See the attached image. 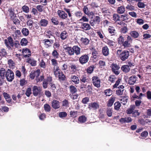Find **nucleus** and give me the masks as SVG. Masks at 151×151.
I'll return each instance as SVG.
<instances>
[{"mask_svg": "<svg viewBox=\"0 0 151 151\" xmlns=\"http://www.w3.org/2000/svg\"><path fill=\"white\" fill-rule=\"evenodd\" d=\"M122 70L125 73H128L130 70V68L129 66L126 65H123L121 67Z\"/></svg>", "mask_w": 151, "mask_h": 151, "instance_id": "obj_24", "label": "nucleus"}, {"mask_svg": "<svg viewBox=\"0 0 151 151\" xmlns=\"http://www.w3.org/2000/svg\"><path fill=\"white\" fill-rule=\"evenodd\" d=\"M108 31L110 34L114 33L115 31L114 27L112 26H109L108 29Z\"/></svg>", "mask_w": 151, "mask_h": 151, "instance_id": "obj_56", "label": "nucleus"}, {"mask_svg": "<svg viewBox=\"0 0 151 151\" xmlns=\"http://www.w3.org/2000/svg\"><path fill=\"white\" fill-rule=\"evenodd\" d=\"M117 41L118 43L124 46V48H127L126 41H124V38L122 35H120L117 39Z\"/></svg>", "mask_w": 151, "mask_h": 151, "instance_id": "obj_7", "label": "nucleus"}, {"mask_svg": "<svg viewBox=\"0 0 151 151\" xmlns=\"http://www.w3.org/2000/svg\"><path fill=\"white\" fill-rule=\"evenodd\" d=\"M106 113L107 115L109 117H111L112 115V109L110 108H108L106 110Z\"/></svg>", "mask_w": 151, "mask_h": 151, "instance_id": "obj_49", "label": "nucleus"}, {"mask_svg": "<svg viewBox=\"0 0 151 151\" xmlns=\"http://www.w3.org/2000/svg\"><path fill=\"white\" fill-rule=\"evenodd\" d=\"M100 22V18L98 16H96L90 21V23L92 26H94L98 24Z\"/></svg>", "mask_w": 151, "mask_h": 151, "instance_id": "obj_9", "label": "nucleus"}, {"mask_svg": "<svg viewBox=\"0 0 151 151\" xmlns=\"http://www.w3.org/2000/svg\"><path fill=\"white\" fill-rule=\"evenodd\" d=\"M86 117L83 115L80 116L78 118V121L80 123H82L85 122L86 120Z\"/></svg>", "mask_w": 151, "mask_h": 151, "instance_id": "obj_39", "label": "nucleus"}, {"mask_svg": "<svg viewBox=\"0 0 151 151\" xmlns=\"http://www.w3.org/2000/svg\"><path fill=\"white\" fill-rule=\"evenodd\" d=\"M32 90L30 88H28L26 91L25 94L28 97H29L32 94Z\"/></svg>", "mask_w": 151, "mask_h": 151, "instance_id": "obj_51", "label": "nucleus"}, {"mask_svg": "<svg viewBox=\"0 0 151 151\" xmlns=\"http://www.w3.org/2000/svg\"><path fill=\"white\" fill-rule=\"evenodd\" d=\"M22 9L23 12H25L26 13H28L29 12V8L27 6H23Z\"/></svg>", "mask_w": 151, "mask_h": 151, "instance_id": "obj_62", "label": "nucleus"}, {"mask_svg": "<svg viewBox=\"0 0 151 151\" xmlns=\"http://www.w3.org/2000/svg\"><path fill=\"white\" fill-rule=\"evenodd\" d=\"M116 54L118 55L119 58L122 61H124L127 59L129 55V52L127 50H124L122 51L121 50H118Z\"/></svg>", "mask_w": 151, "mask_h": 151, "instance_id": "obj_1", "label": "nucleus"}, {"mask_svg": "<svg viewBox=\"0 0 151 151\" xmlns=\"http://www.w3.org/2000/svg\"><path fill=\"white\" fill-rule=\"evenodd\" d=\"M70 92L72 94L75 93L77 91V89L74 86L71 85L69 87Z\"/></svg>", "mask_w": 151, "mask_h": 151, "instance_id": "obj_43", "label": "nucleus"}, {"mask_svg": "<svg viewBox=\"0 0 151 151\" xmlns=\"http://www.w3.org/2000/svg\"><path fill=\"white\" fill-rule=\"evenodd\" d=\"M92 81L93 84L95 86L97 87L100 86V80L96 76L93 77L92 78Z\"/></svg>", "mask_w": 151, "mask_h": 151, "instance_id": "obj_10", "label": "nucleus"}, {"mask_svg": "<svg viewBox=\"0 0 151 151\" xmlns=\"http://www.w3.org/2000/svg\"><path fill=\"white\" fill-rule=\"evenodd\" d=\"M126 9L128 11H133L136 10L135 7L130 4L127 5V6L126 7Z\"/></svg>", "mask_w": 151, "mask_h": 151, "instance_id": "obj_40", "label": "nucleus"}, {"mask_svg": "<svg viewBox=\"0 0 151 151\" xmlns=\"http://www.w3.org/2000/svg\"><path fill=\"white\" fill-rule=\"evenodd\" d=\"M33 21L31 20H28L27 22V25L28 26L30 30H33L34 28L33 26Z\"/></svg>", "mask_w": 151, "mask_h": 151, "instance_id": "obj_27", "label": "nucleus"}, {"mask_svg": "<svg viewBox=\"0 0 151 151\" xmlns=\"http://www.w3.org/2000/svg\"><path fill=\"white\" fill-rule=\"evenodd\" d=\"M114 108L116 110H119L121 106V103L119 101H117L115 102L114 104Z\"/></svg>", "mask_w": 151, "mask_h": 151, "instance_id": "obj_42", "label": "nucleus"}, {"mask_svg": "<svg viewBox=\"0 0 151 151\" xmlns=\"http://www.w3.org/2000/svg\"><path fill=\"white\" fill-rule=\"evenodd\" d=\"M146 114L144 115L145 118H150L151 117V109H147L146 112Z\"/></svg>", "mask_w": 151, "mask_h": 151, "instance_id": "obj_41", "label": "nucleus"}, {"mask_svg": "<svg viewBox=\"0 0 151 151\" xmlns=\"http://www.w3.org/2000/svg\"><path fill=\"white\" fill-rule=\"evenodd\" d=\"M128 97L127 96H121L120 97V100L121 103L124 105L126 104L128 100Z\"/></svg>", "mask_w": 151, "mask_h": 151, "instance_id": "obj_23", "label": "nucleus"}, {"mask_svg": "<svg viewBox=\"0 0 151 151\" xmlns=\"http://www.w3.org/2000/svg\"><path fill=\"white\" fill-rule=\"evenodd\" d=\"M68 34L65 31H63L60 35V37L62 40H65L67 38Z\"/></svg>", "mask_w": 151, "mask_h": 151, "instance_id": "obj_34", "label": "nucleus"}, {"mask_svg": "<svg viewBox=\"0 0 151 151\" xmlns=\"http://www.w3.org/2000/svg\"><path fill=\"white\" fill-rule=\"evenodd\" d=\"M22 32L23 35L25 36H27L29 34V30L26 28H24L22 29Z\"/></svg>", "mask_w": 151, "mask_h": 151, "instance_id": "obj_45", "label": "nucleus"}, {"mask_svg": "<svg viewBox=\"0 0 151 151\" xmlns=\"http://www.w3.org/2000/svg\"><path fill=\"white\" fill-rule=\"evenodd\" d=\"M116 79V76L114 75H111L109 77V80L111 82H114Z\"/></svg>", "mask_w": 151, "mask_h": 151, "instance_id": "obj_59", "label": "nucleus"}, {"mask_svg": "<svg viewBox=\"0 0 151 151\" xmlns=\"http://www.w3.org/2000/svg\"><path fill=\"white\" fill-rule=\"evenodd\" d=\"M32 91L33 95L36 96L40 94L41 89L40 87L35 86L32 88Z\"/></svg>", "mask_w": 151, "mask_h": 151, "instance_id": "obj_5", "label": "nucleus"}, {"mask_svg": "<svg viewBox=\"0 0 151 151\" xmlns=\"http://www.w3.org/2000/svg\"><path fill=\"white\" fill-rule=\"evenodd\" d=\"M64 48L69 55H74L73 46V47H64Z\"/></svg>", "mask_w": 151, "mask_h": 151, "instance_id": "obj_13", "label": "nucleus"}, {"mask_svg": "<svg viewBox=\"0 0 151 151\" xmlns=\"http://www.w3.org/2000/svg\"><path fill=\"white\" fill-rule=\"evenodd\" d=\"M71 81L76 84H78L79 83L80 80L79 78L77 76L73 75L70 78Z\"/></svg>", "mask_w": 151, "mask_h": 151, "instance_id": "obj_20", "label": "nucleus"}, {"mask_svg": "<svg viewBox=\"0 0 151 151\" xmlns=\"http://www.w3.org/2000/svg\"><path fill=\"white\" fill-rule=\"evenodd\" d=\"M57 13L59 17L63 19H65L67 17V14L63 11L58 10Z\"/></svg>", "mask_w": 151, "mask_h": 151, "instance_id": "obj_15", "label": "nucleus"}, {"mask_svg": "<svg viewBox=\"0 0 151 151\" xmlns=\"http://www.w3.org/2000/svg\"><path fill=\"white\" fill-rule=\"evenodd\" d=\"M138 99V100H136L135 102V106H136L137 107L139 106L142 102V101H141L142 99Z\"/></svg>", "mask_w": 151, "mask_h": 151, "instance_id": "obj_63", "label": "nucleus"}, {"mask_svg": "<svg viewBox=\"0 0 151 151\" xmlns=\"http://www.w3.org/2000/svg\"><path fill=\"white\" fill-rule=\"evenodd\" d=\"M112 72L116 75H118L119 72L117 70L119 69L120 67L119 66L117 65L116 64L113 63L111 66Z\"/></svg>", "mask_w": 151, "mask_h": 151, "instance_id": "obj_8", "label": "nucleus"}, {"mask_svg": "<svg viewBox=\"0 0 151 151\" xmlns=\"http://www.w3.org/2000/svg\"><path fill=\"white\" fill-rule=\"evenodd\" d=\"M145 95L144 94L142 93H140L139 95H138L136 93H134L132 95H131L130 99L132 101H133L135 99H142V97L145 96Z\"/></svg>", "mask_w": 151, "mask_h": 151, "instance_id": "obj_6", "label": "nucleus"}, {"mask_svg": "<svg viewBox=\"0 0 151 151\" xmlns=\"http://www.w3.org/2000/svg\"><path fill=\"white\" fill-rule=\"evenodd\" d=\"M132 118L129 117L127 116L124 118H122L119 119V121L122 123L123 124L125 123H129L132 121Z\"/></svg>", "mask_w": 151, "mask_h": 151, "instance_id": "obj_17", "label": "nucleus"}, {"mask_svg": "<svg viewBox=\"0 0 151 151\" xmlns=\"http://www.w3.org/2000/svg\"><path fill=\"white\" fill-rule=\"evenodd\" d=\"M130 34L131 37L134 38H137L139 36V33L135 31H131L130 33Z\"/></svg>", "mask_w": 151, "mask_h": 151, "instance_id": "obj_36", "label": "nucleus"}, {"mask_svg": "<svg viewBox=\"0 0 151 151\" xmlns=\"http://www.w3.org/2000/svg\"><path fill=\"white\" fill-rule=\"evenodd\" d=\"M135 106L134 105H132L130 107L127 109L126 110V113L127 114H132L135 109Z\"/></svg>", "mask_w": 151, "mask_h": 151, "instance_id": "obj_19", "label": "nucleus"}, {"mask_svg": "<svg viewBox=\"0 0 151 151\" xmlns=\"http://www.w3.org/2000/svg\"><path fill=\"white\" fill-rule=\"evenodd\" d=\"M28 41L25 38H23L21 40V44L22 46H25L27 43Z\"/></svg>", "mask_w": 151, "mask_h": 151, "instance_id": "obj_53", "label": "nucleus"}, {"mask_svg": "<svg viewBox=\"0 0 151 151\" xmlns=\"http://www.w3.org/2000/svg\"><path fill=\"white\" fill-rule=\"evenodd\" d=\"M125 11V8L124 6H122L118 8L117 9V13L119 14H122Z\"/></svg>", "mask_w": 151, "mask_h": 151, "instance_id": "obj_32", "label": "nucleus"}, {"mask_svg": "<svg viewBox=\"0 0 151 151\" xmlns=\"http://www.w3.org/2000/svg\"><path fill=\"white\" fill-rule=\"evenodd\" d=\"M22 53L23 56L25 57H29L31 55V52L27 48L23 49Z\"/></svg>", "mask_w": 151, "mask_h": 151, "instance_id": "obj_16", "label": "nucleus"}, {"mask_svg": "<svg viewBox=\"0 0 151 151\" xmlns=\"http://www.w3.org/2000/svg\"><path fill=\"white\" fill-rule=\"evenodd\" d=\"M52 55L56 58H58L59 54L56 50H54L52 53Z\"/></svg>", "mask_w": 151, "mask_h": 151, "instance_id": "obj_61", "label": "nucleus"}, {"mask_svg": "<svg viewBox=\"0 0 151 151\" xmlns=\"http://www.w3.org/2000/svg\"><path fill=\"white\" fill-rule=\"evenodd\" d=\"M6 71L3 68H1L0 70V76L2 79H4L6 77Z\"/></svg>", "mask_w": 151, "mask_h": 151, "instance_id": "obj_37", "label": "nucleus"}, {"mask_svg": "<svg viewBox=\"0 0 151 151\" xmlns=\"http://www.w3.org/2000/svg\"><path fill=\"white\" fill-rule=\"evenodd\" d=\"M115 100V97L112 96L109 100L107 103V106L108 107H111L113 104Z\"/></svg>", "mask_w": 151, "mask_h": 151, "instance_id": "obj_29", "label": "nucleus"}, {"mask_svg": "<svg viewBox=\"0 0 151 151\" xmlns=\"http://www.w3.org/2000/svg\"><path fill=\"white\" fill-rule=\"evenodd\" d=\"M7 55V52L5 49L2 48L0 50V56L5 57Z\"/></svg>", "mask_w": 151, "mask_h": 151, "instance_id": "obj_44", "label": "nucleus"}, {"mask_svg": "<svg viewBox=\"0 0 151 151\" xmlns=\"http://www.w3.org/2000/svg\"><path fill=\"white\" fill-rule=\"evenodd\" d=\"M27 61L32 66H35L36 65L37 61L33 59L28 58L27 59Z\"/></svg>", "mask_w": 151, "mask_h": 151, "instance_id": "obj_30", "label": "nucleus"}, {"mask_svg": "<svg viewBox=\"0 0 151 151\" xmlns=\"http://www.w3.org/2000/svg\"><path fill=\"white\" fill-rule=\"evenodd\" d=\"M58 115L60 117L63 118L65 117L67 115V114L65 112H61L59 113Z\"/></svg>", "mask_w": 151, "mask_h": 151, "instance_id": "obj_60", "label": "nucleus"}, {"mask_svg": "<svg viewBox=\"0 0 151 151\" xmlns=\"http://www.w3.org/2000/svg\"><path fill=\"white\" fill-rule=\"evenodd\" d=\"M45 110L47 112H49L50 110V107L48 104H45L44 105Z\"/></svg>", "mask_w": 151, "mask_h": 151, "instance_id": "obj_54", "label": "nucleus"}, {"mask_svg": "<svg viewBox=\"0 0 151 151\" xmlns=\"http://www.w3.org/2000/svg\"><path fill=\"white\" fill-rule=\"evenodd\" d=\"M112 91L110 89L106 90L104 91V94L106 96H110L112 94Z\"/></svg>", "mask_w": 151, "mask_h": 151, "instance_id": "obj_50", "label": "nucleus"}, {"mask_svg": "<svg viewBox=\"0 0 151 151\" xmlns=\"http://www.w3.org/2000/svg\"><path fill=\"white\" fill-rule=\"evenodd\" d=\"M4 42L7 47L9 49L13 47V40L11 37H9L7 39L4 40Z\"/></svg>", "mask_w": 151, "mask_h": 151, "instance_id": "obj_3", "label": "nucleus"}, {"mask_svg": "<svg viewBox=\"0 0 151 151\" xmlns=\"http://www.w3.org/2000/svg\"><path fill=\"white\" fill-rule=\"evenodd\" d=\"M57 77L59 78V80L60 81H64L65 80V76L62 72L60 73V74Z\"/></svg>", "mask_w": 151, "mask_h": 151, "instance_id": "obj_47", "label": "nucleus"}, {"mask_svg": "<svg viewBox=\"0 0 151 151\" xmlns=\"http://www.w3.org/2000/svg\"><path fill=\"white\" fill-rule=\"evenodd\" d=\"M124 90H122L121 89H118L116 90V93L118 96H121L123 94V91Z\"/></svg>", "mask_w": 151, "mask_h": 151, "instance_id": "obj_58", "label": "nucleus"}, {"mask_svg": "<svg viewBox=\"0 0 151 151\" xmlns=\"http://www.w3.org/2000/svg\"><path fill=\"white\" fill-rule=\"evenodd\" d=\"M140 113L139 112L138 110H134L133 113L132 114V116L136 117L137 116L139 115Z\"/></svg>", "mask_w": 151, "mask_h": 151, "instance_id": "obj_64", "label": "nucleus"}, {"mask_svg": "<svg viewBox=\"0 0 151 151\" xmlns=\"http://www.w3.org/2000/svg\"><path fill=\"white\" fill-rule=\"evenodd\" d=\"M104 42L110 46H114L115 43V42L111 40L106 37L104 38Z\"/></svg>", "mask_w": 151, "mask_h": 151, "instance_id": "obj_26", "label": "nucleus"}, {"mask_svg": "<svg viewBox=\"0 0 151 151\" xmlns=\"http://www.w3.org/2000/svg\"><path fill=\"white\" fill-rule=\"evenodd\" d=\"M8 64L10 68H13L15 65L14 62L11 59H9L8 61Z\"/></svg>", "mask_w": 151, "mask_h": 151, "instance_id": "obj_46", "label": "nucleus"}, {"mask_svg": "<svg viewBox=\"0 0 151 151\" xmlns=\"http://www.w3.org/2000/svg\"><path fill=\"white\" fill-rule=\"evenodd\" d=\"M8 14H9V16L11 19H13L14 17H16V14L14 12V9L12 8H9L8 10Z\"/></svg>", "mask_w": 151, "mask_h": 151, "instance_id": "obj_21", "label": "nucleus"}, {"mask_svg": "<svg viewBox=\"0 0 151 151\" xmlns=\"http://www.w3.org/2000/svg\"><path fill=\"white\" fill-rule=\"evenodd\" d=\"M132 39L131 36H128L127 37V40H126L125 43H126L127 47H128L130 46L131 43L132 42Z\"/></svg>", "mask_w": 151, "mask_h": 151, "instance_id": "obj_33", "label": "nucleus"}, {"mask_svg": "<svg viewBox=\"0 0 151 151\" xmlns=\"http://www.w3.org/2000/svg\"><path fill=\"white\" fill-rule=\"evenodd\" d=\"M117 24L120 25H123L124 27L121 29V32L123 34L126 33L128 31L127 24L123 22H118Z\"/></svg>", "mask_w": 151, "mask_h": 151, "instance_id": "obj_12", "label": "nucleus"}, {"mask_svg": "<svg viewBox=\"0 0 151 151\" xmlns=\"http://www.w3.org/2000/svg\"><path fill=\"white\" fill-rule=\"evenodd\" d=\"M74 54H76V55H78L80 54L81 49L78 46H73Z\"/></svg>", "mask_w": 151, "mask_h": 151, "instance_id": "obj_22", "label": "nucleus"}, {"mask_svg": "<svg viewBox=\"0 0 151 151\" xmlns=\"http://www.w3.org/2000/svg\"><path fill=\"white\" fill-rule=\"evenodd\" d=\"M70 115L71 117H76L77 116V111H71L70 112Z\"/></svg>", "mask_w": 151, "mask_h": 151, "instance_id": "obj_57", "label": "nucleus"}, {"mask_svg": "<svg viewBox=\"0 0 151 151\" xmlns=\"http://www.w3.org/2000/svg\"><path fill=\"white\" fill-rule=\"evenodd\" d=\"M81 41L82 43L85 45H87L88 44L89 40L86 38L82 37L81 39Z\"/></svg>", "mask_w": 151, "mask_h": 151, "instance_id": "obj_38", "label": "nucleus"}, {"mask_svg": "<svg viewBox=\"0 0 151 151\" xmlns=\"http://www.w3.org/2000/svg\"><path fill=\"white\" fill-rule=\"evenodd\" d=\"M82 14V13L80 11L76 12L74 13L75 16L78 19H79L81 17Z\"/></svg>", "mask_w": 151, "mask_h": 151, "instance_id": "obj_48", "label": "nucleus"}, {"mask_svg": "<svg viewBox=\"0 0 151 151\" xmlns=\"http://www.w3.org/2000/svg\"><path fill=\"white\" fill-rule=\"evenodd\" d=\"M5 77L8 81L12 82L14 78V74L13 71L10 69H8L6 71Z\"/></svg>", "mask_w": 151, "mask_h": 151, "instance_id": "obj_2", "label": "nucleus"}, {"mask_svg": "<svg viewBox=\"0 0 151 151\" xmlns=\"http://www.w3.org/2000/svg\"><path fill=\"white\" fill-rule=\"evenodd\" d=\"M53 42V40L45 39L43 40L42 42L44 43L45 47L47 48L51 46Z\"/></svg>", "mask_w": 151, "mask_h": 151, "instance_id": "obj_18", "label": "nucleus"}, {"mask_svg": "<svg viewBox=\"0 0 151 151\" xmlns=\"http://www.w3.org/2000/svg\"><path fill=\"white\" fill-rule=\"evenodd\" d=\"M137 77L135 76H132L129 77L128 81V83L130 85H132L136 83L137 81Z\"/></svg>", "mask_w": 151, "mask_h": 151, "instance_id": "obj_11", "label": "nucleus"}, {"mask_svg": "<svg viewBox=\"0 0 151 151\" xmlns=\"http://www.w3.org/2000/svg\"><path fill=\"white\" fill-rule=\"evenodd\" d=\"M80 81L81 82L86 83L89 81L88 78L86 75H83L80 78Z\"/></svg>", "mask_w": 151, "mask_h": 151, "instance_id": "obj_25", "label": "nucleus"}, {"mask_svg": "<svg viewBox=\"0 0 151 151\" xmlns=\"http://www.w3.org/2000/svg\"><path fill=\"white\" fill-rule=\"evenodd\" d=\"M52 22L55 25H58L59 24V22L57 18L55 17H52L51 19Z\"/></svg>", "mask_w": 151, "mask_h": 151, "instance_id": "obj_55", "label": "nucleus"}, {"mask_svg": "<svg viewBox=\"0 0 151 151\" xmlns=\"http://www.w3.org/2000/svg\"><path fill=\"white\" fill-rule=\"evenodd\" d=\"M40 25L42 27H46L48 24V22L47 20L45 19H42L39 22Z\"/></svg>", "mask_w": 151, "mask_h": 151, "instance_id": "obj_35", "label": "nucleus"}, {"mask_svg": "<svg viewBox=\"0 0 151 151\" xmlns=\"http://www.w3.org/2000/svg\"><path fill=\"white\" fill-rule=\"evenodd\" d=\"M113 20L115 22L119 21L121 22V19L120 16L118 14H114L113 15Z\"/></svg>", "mask_w": 151, "mask_h": 151, "instance_id": "obj_31", "label": "nucleus"}, {"mask_svg": "<svg viewBox=\"0 0 151 151\" xmlns=\"http://www.w3.org/2000/svg\"><path fill=\"white\" fill-rule=\"evenodd\" d=\"M52 106L55 109H57L60 107V102L56 100H53L52 102Z\"/></svg>", "mask_w": 151, "mask_h": 151, "instance_id": "obj_14", "label": "nucleus"}, {"mask_svg": "<svg viewBox=\"0 0 151 151\" xmlns=\"http://www.w3.org/2000/svg\"><path fill=\"white\" fill-rule=\"evenodd\" d=\"M81 28L85 30H90L91 28V26L89 24L86 23L82 24L81 25Z\"/></svg>", "mask_w": 151, "mask_h": 151, "instance_id": "obj_28", "label": "nucleus"}, {"mask_svg": "<svg viewBox=\"0 0 151 151\" xmlns=\"http://www.w3.org/2000/svg\"><path fill=\"white\" fill-rule=\"evenodd\" d=\"M89 60V57L88 55L85 54L82 55L79 58V61L82 65L87 63Z\"/></svg>", "mask_w": 151, "mask_h": 151, "instance_id": "obj_4", "label": "nucleus"}, {"mask_svg": "<svg viewBox=\"0 0 151 151\" xmlns=\"http://www.w3.org/2000/svg\"><path fill=\"white\" fill-rule=\"evenodd\" d=\"M89 106L94 109H96L99 107V105L97 104L95 102L89 104Z\"/></svg>", "mask_w": 151, "mask_h": 151, "instance_id": "obj_52", "label": "nucleus"}]
</instances>
